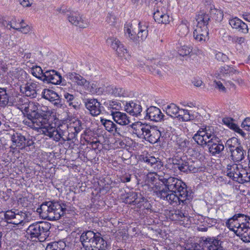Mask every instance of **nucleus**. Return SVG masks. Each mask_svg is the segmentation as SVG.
Returning <instances> with one entry per match:
<instances>
[{"label": "nucleus", "mask_w": 250, "mask_h": 250, "mask_svg": "<svg viewBox=\"0 0 250 250\" xmlns=\"http://www.w3.org/2000/svg\"><path fill=\"white\" fill-rule=\"evenodd\" d=\"M138 25L139 31L137 34V43L144 42L148 36V25L142 22H140Z\"/></svg>", "instance_id": "7c9ffc66"}, {"label": "nucleus", "mask_w": 250, "mask_h": 250, "mask_svg": "<svg viewBox=\"0 0 250 250\" xmlns=\"http://www.w3.org/2000/svg\"><path fill=\"white\" fill-rule=\"evenodd\" d=\"M42 81L57 85L61 83L62 77L61 74L55 70H50L46 71L44 73Z\"/></svg>", "instance_id": "2eb2a0df"}, {"label": "nucleus", "mask_w": 250, "mask_h": 250, "mask_svg": "<svg viewBox=\"0 0 250 250\" xmlns=\"http://www.w3.org/2000/svg\"><path fill=\"white\" fill-rule=\"evenodd\" d=\"M101 122L102 125H104L105 129L109 132H112L113 131L116 133L119 134V130L116 124H115L112 121L109 120L104 119H102L101 120Z\"/></svg>", "instance_id": "4c0bfd02"}, {"label": "nucleus", "mask_w": 250, "mask_h": 250, "mask_svg": "<svg viewBox=\"0 0 250 250\" xmlns=\"http://www.w3.org/2000/svg\"><path fill=\"white\" fill-rule=\"evenodd\" d=\"M215 58L219 61L226 62L229 58L225 54L219 52L215 55Z\"/></svg>", "instance_id": "5fc2aeb1"}, {"label": "nucleus", "mask_w": 250, "mask_h": 250, "mask_svg": "<svg viewBox=\"0 0 250 250\" xmlns=\"http://www.w3.org/2000/svg\"><path fill=\"white\" fill-rule=\"evenodd\" d=\"M80 240L85 250H87V249L90 250V248L91 250H94L93 248L98 250H105L109 247L107 242L101 237L100 233H95L91 230L83 232L81 236Z\"/></svg>", "instance_id": "39448f33"}, {"label": "nucleus", "mask_w": 250, "mask_h": 250, "mask_svg": "<svg viewBox=\"0 0 250 250\" xmlns=\"http://www.w3.org/2000/svg\"><path fill=\"white\" fill-rule=\"evenodd\" d=\"M125 111L130 115L137 117L141 115L142 108L139 104L130 102L126 104Z\"/></svg>", "instance_id": "bb28decb"}, {"label": "nucleus", "mask_w": 250, "mask_h": 250, "mask_svg": "<svg viewBox=\"0 0 250 250\" xmlns=\"http://www.w3.org/2000/svg\"><path fill=\"white\" fill-rule=\"evenodd\" d=\"M107 107L109 109L119 111L121 108V104L117 101H110L107 103Z\"/></svg>", "instance_id": "09e8293b"}, {"label": "nucleus", "mask_w": 250, "mask_h": 250, "mask_svg": "<svg viewBox=\"0 0 250 250\" xmlns=\"http://www.w3.org/2000/svg\"><path fill=\"white\" fill-rule=\"evenodd\" d=\"M42 97L52 102L54 106L58 108L63 107L62 100L60 98L59 95L52 90L44 89L42 92Z\"/></svg>", "instance_id": "f8f14e48"}, {"label": "nucleus", "mask_w": 250, "mask_h": 250, "mask_svg": "<svg viewBox=\"0 0 250 250\" xmlns=\"http://www.w3.org/2000/svg\"><path fill=\"white\" fill-rule=\"evenodd\" d=\"M214 83H215V87L219 89V91L226 92V88L223 85V83L220 81H214Z\"/></svg>", "instance_id": "4d7b16f0"}, {"label": "nucleus", "mask_w": 250, "mask_h": 250, "mask_svg": "<svg viewBox=\"0 0 250 250\" xmlns=\"http://www.w3.org/2000/svg\"><path fill=\"white\" fill-rule=\"evenodd\" d=\"M21 102L19 104L18 108L27 117L23 121L25 125L56 141L61 139L67 141L65 138L68 133L66 126L62 125L57 129L55 124H51L49 122L51 112L46 106H41L39 103L29 102L26 99Z\"/></svg>", "instance_id": "f257e3e1"}, {"label": "nucleus", "mask_w": 250, "mask_h": 250, "mask_svg": "<svg viewBox=\"0 0 250 250\" xmlns=\"http://www.w3.org/2000/svg\"><path fill=\"white\" fill-rule=\"evenodd\" d=\"M241 126L246 130H250V118H246L242 123Z\"/></svg>", "instance_id": "bf43d9fd"}, {"label": "nucleus", "mask_w": 250, "mask_h": 250, "mask_svg": "<svg viewBox=\"0 0 250 250\" xmlns=\"http://www.w3.org/2000/svg\"><path fill=\"white\" fill-rule=\"evenodd\" d=\"M192 48L186 45L181 46L178 49V53L180 56H185L188 55L192 52Z\"/></svg>", "instance_id": "8fccbe9b"}, {"label": "nucleus", "mask_w": 250, "mask_h": 250, "mask_svg": "<svg viewBox=\"0 0 250 250\" xmlns=\"http://www.w3.org/2000/svg\"><path fill=\"white\" fill-rule=\"evenodd\" d=\"M232 41L234 43L241 44L245 42V39L241 37H234L232 38Z\"/></svg>", "instance_id": "e2e57ef3"}, {"label": "nucleus", "mask_w": 250, "mask_h": 250, "mask_svg": "<svg viewBox=\"0 0 250 250\" xmlns=\"http://www.w3.org/2000/svg\"><path fill=\"white\" fill-rule=\"evenodd\" d=\"M144 162L150 167L151 170L157 171L160 170L163 167V163L159 158H155L154 156H149L143 158Z\"/></svg>", "instance_id": "aec40b11"}, {"label": "nucleus", "mask_w": 250, "mask_h": 250, "mask_svg": "<svg viewBox=\"0 0 250 250\" xmlns=\"http://www.w3.org/2000/svg\"><path fill=\"white\" fill-rule=\"evenodd\" d=\"M239 177L238 181L239 183H243L250 182V170L241 167L240 173H239Z\"/></svg>", "instance_id": "a19ab883"}, {"label": "nucleus", "mask_w": 250, "mask_h": 250, "mask_svg": "<svg viewBox=\"0 0 250 250\" xmlns=\"http://www.w3.org/2000/svg\"><path fill=\"white\" fill-rule=\"evenodd\" d=\"M112 94L116 97L125 96V90L121 87H114L112 88Z\"/></svg>", "instance_id": "603ef678"}, {"label": "nucleus", "mask_w": 250, "mask_h": 250, "mask_svg": "<svg viewBox=\"0 0 250 250\" xmlns=\"http://www.w3.org/2000/svg\"><path fill=\"white\" fill-rule=\"evenodd\" d=\"M50 224L47 222H39L30 225L26 232L31 239L38 238L45 240L49 235Z\"/></svg>", "instance_id": "423d86ee"}, {"label": "nucleus", "mask_w": 250, "mask_h": 250, "mask_svg": "<svg viewBox=\"0 0 250 250\" xmlns=\"http://www.w3.org/2000/svg\"><path fill=\"white\" fill-rule=\"evenodd\" d=\"M39 88L40 85L38 84L33 82H28L21 86L20 90L26 96L35 98L37 96Z\"/></svg>", "instance_id": "9b49d317"}, {"label": "nucleus", "mask_w": 250, "mask_h": 250, "mask_svg": "<svg viewBox=\"0 0 250 250\" xmlns=\"http://www.w3.org/2000/svg\"><path fill=\"white\" fill-rule=\"evenodd\" d=\"M146 112V118L152 121H160L164 117L160 109L156 106L149 107L147 109Z\"/></svg>", "instance_id": "4be33fe9"}, {"label": "nucleus", "mask_w": 250, "mask_h": 250, "mask_svg": "<svg viewBox=\"0 0 250 250\" xmlns=\"http://www.w3.org/2000/svg\"><path fill=\"white\" fill-rule=\"evenodd\" d=\"M58 246V250H64L65 249H72L73 244L70 242H66L63 240H60L57 242Z\"/></svg>", "instance_id": "de8ad7c7"}, {"label": "nucleus", "mask_w": 250, "mask_h": 250, "mask_svg": "<svg viewBox=\"0 0 250 250\" xmlns=\"http://www.w3.org/2000/svg\"><path fill=\"white\" fill-rule=\"evenodd\" d=\"M106 21L111 26H114L116 23L115 17L111 14H109L106 19Z\"/></svg>", "instance_id": "13d9d810"}, {"label": "nucleus", "mask_w": 250, "mask_h": 250, "mask_svg": "<svg viewBox=\"0 0 250 250\" xmlns=\"http://www.w3.org/2000/svg\"><path fill=\"white\" fill-rule=\"evenodd\" d=\"M28 221L27 214L26 212L20 211V212L18 214L16 217L11 220V221H10V224L18 226L19 225H21Z\"/></svg>", "instance_id": "e433bc0d"}, {"label": "nucleus", "mask_w": 250, "mask_h": 250, "mask_svg": "<svg viewBox=\"0 0 250 250\" xmlns=\"http://www.w3.org/2000/svg\"><path fill=\"white\" fill-rule=\"evenodd\" d=\"M9 29L13 28L17 30V27L18 26L19 22L17 21V20L16 18H13L12 20L10 21H9Z\"/></svg>", "instance_id": "680f3d73"}, {"label": "nucleus", "mask_w": 250, "mask_h": 250, "mask_svg": "<svg viewBox=\"0 0 250 250\" xmlns=\"http://www.w3.org/2000/svg\"><path fill=\"white\" fill-rule=\"evenodd\" d=\"M229 152L231 154L230 158L234 162H239L245 157V151L240 146L233 149H230Z\"/></svg>", "instance_id": "c756f323"}, {"label": "nucleus", "mask_w": 250, "mask_h": 250, "mask_svg": "<svg viewBox=\"0 0 250 250\" xmlns=\"http://www.w3.org/2000/svg\"><path fill=\"white\" fill-rule=\"evenodd\" d=\"M85 106L93 116L99 115L101 112L102 106L99 102L95 99H88L85 102Z\"/></svg>", "instance_id": "4468645a"}, {"label": "nucleus", "mask_w": 250, "mask_h": 250, "mask_svg": "<svg viewBox=\"0 0 250 250\" xmlns=\"http://www.w3.org/2000/svg\"><path fill=\"white\" fill-rule=\"evenodd\" d=\"M107 42L116 51V54L119 57L125 59L128 57L129 54L126 49L125 48L123 44L121 43L118 39L114 37H109L107 40Z\"/></svg>", "instance_id": "1a4fd4ad"}, {"label": "nucleus", "mask_w": 250, "mask_h": 250, "mask_svg": "<svg viewBox=\"0 0 250 250\" xmlns=\"http://www.w3.org/2000/svg\"><path fill=\"white\" fill-rule=\"evenodd\" d=\"M165 189L161 186L154 187L156 195L160 199L168 201L173 206L188 204L192 198V192L188 191L186 184L181 179L173 177H163L160 179Z\"/></svg>", "instance_id": "f03ea898"}, {"label": "nucleus", "mask_w": 250, "mask_h": 250, "mask_svg": "<svg viewBox=\"0 0 250 250\" xmlns=\"http://www.w3.org/2000/svg\"><path fill=\"white\" fill-rule=\"evenodd\" d=\"M232 130L240 134L243 137H244L246 135V133L236 125H235Z\"/></svg>", "instance_id": "774afa93"}, {"label": "nucleus", "mask_w": 250, "mask_h": 250, "mask_svg": "<svg viewBox=\"0 0 250 250\" xmlns=\"http://www.w3.org/2000/svg\"><path fill=\"white\" fill-rule=\"evenodd\" d=\"M205 133L204 131L200 128L193 137V140L199 145L204 147L206 146H208V144L211 143L212 140H210V138Z\"/></svg>", "instance_id": "a211bd4d"}, {"label": "nucleus", "mask_w": 250, "mask_h": 250, "mask_svg": "<svg viewBox=\"0 0 250 250\" xmlns=\"http://www.w3.org/2000/svg\"><path fill=\"white\" fill-rule=\"evenodd\" d=\"M188 26L189 23L187 21H182L177 28V34L182 37L186 36L189 32Z\"/></svg>", "instance_id": "c9c22d12"}, {"label": "nucleus", "mask_w": 250, "mask_h": 250, "mask_svg": "<svg viewBox=\"0 0 250 250\" xmlns=\"http://www.w3.org/2000/svg\"><path fill=\"white\" fill-rule=\"evenodd\" d=\"M238 146H240L238 144V140L234 137L229 139L226 143V146L229 148V152L230 151V149H233L238 147Z\"/></svg>", "instance_id": "49530a36"}, {"label": "nucleus", "mask_w": 250, "mask_h": 250, "mask_svg": "<svg viewBox=\"0 0 250 250\" xmlns=\"http://www.w3.org/2000/svg\"><path fill=\"white\" fill-rule=\"evenodd\" d=\"M205 133H206L209 138H210V140L213 141H217L218 139H219L218 135V128L217 127L213 126H206L205 128H201Z\"/></svg>", "instance_id": "72a5a7b5"}, {"label": "nucleus", "mask_w": 250, "mask_h": 250, "mask_svg": "<svg viewBox=\"0 0 250 250\" xmlns=\"http://www.w3.org/2000/svg\"><path fill=\"white\" fill-rule=\"evenodd\" d=\"M208 30L206 26H196V29L193 31L194 39L199 42H203L208 39Z\"/></svg>", "instance_id": "6ab92c4d"}, {"label": "nucleus", "mask_w": 250, "mask_h": 250, "mask_svg": "<svg viewBox=\"0 0 250 250\" xmlns=\"http://www.w3.org/2000/svg\"><path fill=\"white\" fill-rule=\"evenodd\" d=\"M229 24L233 29L243 34L249 32L248 26L244 22L237 17L233 18L229 20Z\"/></svg>", "instance_id": "412c9836"}, {"label": "nucleus", "mask_w": 250, "mask_h": 250, "mask_svg": "<svg viewBox=\"0 0 250 250\" xmlns=\"http://www.w3.org/2000/svg\"><path fill=\"white\" fill-rule=\"evenodd\" d=\"M186 157H183L182 158H174L172 159V164L173 165L172 168L175 169L178 168L180 171L182 172L183 167H184Z\"/></svg>", "instance_id": "79ce46f5"}, {"label": "nucleus", "mask_w": 250, "mask_h": 250, "mask_svg": "<svg viewBox=\"0 0 250 250\" xmlns=\"http://www.w3.org/2000/svg\"><path fill=\"white\" fill-rule=\"evenodd\" d=\"M58 250V246L57 242H53L50 243L46 246L45 250Z\"/></svg>", "instance_id": "052dcab7"}, {"label": "nucleus", "mask_w": 250, "mask_h": 250, "mask_svg": "<svg viewBox=\"0 0 250 250\" xmlns=\"http://www.w3.org/2000/svg\"><path fill=\"white\" fill-rule=\"evenodd\" d=\"M223 243L218 238H207L202 243L203 249L207 248L208 250H223Z\"/></svg>", "instance_id": "dca6fc26"}, {"label": "nucleus", "mask_w": 250, "mask_h": 250, "mask_svg": "<svg viewBox=\"0 0 250 250\" xmlns=\"http://www.w3.org/2000/svg\"><path fill=\"white\" fill-rule=\"evenodd\" d=\"M161 136V133L159 130L150 125V128L146 133L145 139L151 144H155L158 142Z\"/></svg>", "instance_id": "a878e982"}, {"label": "nucleus", "mask_w": 250, "mask_h": 250, "mask_svg": "<svg viewBox=\"0 0 250 250\" xmlns=\"http://www.w3.org/2000/svg\"><path fill=\"white\" fill-rule=\"evenodd\" d=\"M133 129V133L140 138L145 139L146 133L150 128V125L147 124H143L140 123L133 124L131 125Z\"/></svg>", "instance_id": "b1692460"}, {"label": "nucleus", "mask_w": 250, "mask_h": 250, "mask_svg": "<svg viewBox=\"0 0 250 250\" xmlns=\"http://www.w3.org/2000/svg\"><path fill=\"white\" fill-rule=\"evenodd\" d=\"M151 69L150 70L154 74H157L160 76H162V71L160 69L161 68V64L159 63V62L157 61L156 63H155L153 65H151Z\"/></svg>", "instance_id": "864d4df0"}, {"label": "nucleus", "mask_w": 250, "mask_h": 250, "mask_svg": "<svg viewBox=\"0 0 250 250\" xmlns=\"http://www.w3.org/2000/svg\"><path fill=\"white\" fill-rule=\"evenodd\" d=\"M222 121L223 123L227 125L229 128L232 129L235 124L233 123V119L231 118H224L223 119Z\"/></svg>", "instance_id": "6e6d98bb"}, {"label": "nucleus", "mask_w": 250, "mask_h": 250, "mask_svg": "<svg viewBox=\"0 0 250 250\" xmlns=\"http://www.w3.org/2000/svg\"><path fill=\"white\" fill-rule=\"evenodd\" d=\"M66 126L68 133L67 134V137L65 138L67 139V141H71L75 139L77 134L83 129L82 123L80 120H77L69 126L67 125Z\"/></svg>", "instance_id": "f3484780"}, {"label": "nucleus", "mask_w": 250, "mask_h": 250, "mask_svg": "<svg viewBox=\"0 0 250 250\" xmlns=\"http://www.w3.org/2000/svg\"><path fill=\"white\" fill-rule=\"evenodd\" d=\"M242 165L233 164L232 165H228L227 175L230 178H231L234 181H238Z\"/></svg>", "instance_id": "cd10ccee"}, {"label": "nucleus", "mask_w": 250, "mask_h": 250, "mask_svg": "<svg viewBox=\"0 0 250 250\" xmlns=\"http://www.w3.org/2000/svg\"><path fill=\"white\" fill-rule=\"evenodd\" d=\"M31 73L34 76L42 80L44 73H43L42 70L40 66H35L33 67L31 70Z\"/></svg>", "instance_id": "a18cd8bd"}, {"label": "nucleus", "mask_w": 250, "mask_h": 250, "mask_svg": "<svg viewBox=\"0 0 250 250\" xmlns=\"http://www.w3.org/2000/svg\"><path fill=\"white\" fill-rule=\"evenodd\" d=\"M10 98V96L6 89L0 87V106L4 107L7 105Z\"/></svg>", "instance_id": "ea45409f"}, {"label": "nucleus", "mask_w": 250, "mask_h": 250, "mask_svg": "<svg viewBox=\"0 0 250 250\" xmlns=\"http://www.w3.org/2000/svg\"><path fill=\"white\" fill-rule=\"evenodd\" d=\"M66 76L68 80L76 83L78 85L88 86L90 84V83L84 78L76 73H68Z\"/></svg>", "instance_id": "393cba45"}, {"label": "nucleus", "mask_w": 250, "mask_h": 250, "mask_svg": "<svg viewBox=\"0 0 250 250\" xmlns=\"http://www.w3.org/2000/svg\"><path fill=\"white\" fill-rule=\"evenodd\" d=\"M17 30L24 34L29 33L31 30V28L29 25H24L21 28H18Z\"/></svg>", "instance_id": "0e129e2a"}, {"label": "nucleus", "mask_w": 250, "mask_h": 250, "mask_svg": "<svg viewBox=\"0 0 250 250\" xmlns=\"http://www.w3.org/2000/svg\"><path fill=\"white\" fill-rule=\"evenodd\" d=\"M209 13L210 18H211L212 20L214 21L215 22L219 23L223 19V12L220 9H217L215 8H211Z\"/></svg>", "instance_id": "58836bf2"}, {"label": "nucleus", "mask_w": 250, "mask_h": 250, "mask_svg": "<svg viewBox=\"0 0 250 250\" xmlns=\"http://www.w3.org/2000/svg\"><path fill=\"white\" fill-rule=\"evenodd\" d=\"M226 226L229 229L235 232V234L241 237L243 241H250V217L244 214H235L226 222Z\"/></svg>", "instance_id": "20e7f679"}, {"label": "nucleus", "mask_w": 250, "mask_h": 250, "mask_svg": "<svg viewBox=\"0 0 250 250\" xmlns=\"http://www.w3.org/2000/svg\"><path fill=\"white\" fill-rule=\"evenodd\" d=\"M146 199L144 197L142 196L141 193L136 192H129L126 193L124 198V202L128 204H133L134 205H137L138 207L141 208L142 203L145 202ZM144 205V204L143 203Z\"/></svg>", "instance_id": "9d476101"}, {"label": "nucleus", "mask_w": 250, "mask_h": 250, "mask_svg": "<svg viewBox=\"0 0 250 250\" xmlns=\"http://www.w3.org/2000/svg\"><path fill=\"white\" fill-rule=\"evenodd\" d=\"M130 180L131 175L129 174H125L120 177L121 181L123 183L129 182L130 181Z\"/></svg>", "instance_id": "69168bd1"}, {"label": "nucleus", "mask_w": 250, "mask_h": 250, "mask_svg": "<svg viewBox=\"0 0 250 250\" xmlns=\"http://www.w3.org/2000/svg\"><path fill=\"white\" fill-rule=\"evenodd\" d=\"M111 115L114 121L120 125H125L130 123L129 117L124 112L119 111H111Z\"/></svg>", "instance_id": "5701e85b"}, {"label": "nucleus", "mask_w": 250, "mask_h": 250, "mask_svg": "<svg viewBox=\"0 0 250 250\" xmlns=\"http://www.w3.org/2000/svg\"><path fill=\"white\" fill-rule=\"evenodd\" d=\"M208 151L212 155H215L219 154L224 149V146L221 140L219 139L218 140L213 141L208 146Z\"/></svg>", "instance_id": "c85d7f7f"}, {"label": "nucleus", "mask_w": 250, "mask_h": 250, "mask_svg": "<svg viewBox=\"0 0 250 250\" xmlns=\"http://www.w3.org/2000/svg\"><path fill=\"white\" fill-rule=\"evenodd\" d=\"M69 203L53 200L42 203L37 211L49 220H57L69 211Z\"/></svg>", "instance_id": "7ed1b4c3"}, {"label": "nucleus", "mask_w": 250, "mask_h": 250, "mask_svg": "<svg viewBox=\"0 0 250 250\" xmlns=\"http://www.w3.org/2000/svg\"><path fill=\"white\" fill-rule=\"evenodd\" d=\"M157 4V8L153 13L155 21L159 23L167 24L169 23V16L167 13L168 0H160Z\"/></svg>", "instance_id": "0eeeda50"}, {"label": "nucleus", "mask_w": 250, "mask_h": 250, "mask_svg": "<svg viewBox=\"0 0 250 250\" xmlns=\"http://www.w3.org/2000/svg\"><path fill=\"white\" fill-rule=\"evenodd\" d=\"M196 20L197 22V26H207L209 21H210V17L204 12L200 11L196 16Z\"/></svg>", "instance_id": "473e14b6"}, {"label": "nucleus", "mask_w": 250, "mask_h": 250, "mask_svg": "<svg viewBox=\"0 0 250 250\" xmlns=\"http://www.w3.org/2000/svg\"><path fill=\"white\" fill-rule=\"evenodd\" d=\"M171 218L173 220L183 221L187 217V214L181 210H175L171 213Z\"/></svg>", "instance_id": "37998d69"}, {"label": "nucleus", "mask_w": 250, "mask_h": 250, "mask_svg": "<svg viewBox=\"0 0 250 250\" xmlns=\"http://www.w3.org/2000/svg\"><path fill=\"white\" fill-rule=\"evenodd\" d=\"M177 143L179 145V146L180 149H184L187 146V145L188 142L186 140H179L177 141Z\"/></svg>", "instance_id": "338daca9"}, {"label": "nucleus", "mask_w": 250, "mask_h": 250, "mask_svg": "<svg viewBox=\"0 0 250 250\" xmlns=\"http://www.w3.org/2000/svg\"><path fill=\"white\" fill-rule=\"evenodd\" d=\"M166 113L171 116L173 117L176 116L178 114L177 117L179 120H182L183 121H188L193 120L194 116L191 114L186 109H179L178 107L174 104H171L168 105L166 108Z\"/></svg>", "instance_id": "6e6552de"}, {"label": "nucleus", "mask_w": 250, "mask_h": 250, "mask_svg": "<svg viewBox=\"0 0 250 250\" xmlns=\"http://www.w3.org/2000/svg\"><path fill=\"white\" fill-rule=\"evenodd\" d=\"M182 172H191L195 173L198 170L197 165L194 162L190 159H188L186 158L184 167H182Z\"/></svg>", "instance_id": "f704fd0d"}, {"label": "nucleus", "mask_w": 250, "mask_h": 250, "mask_svg": "<svg viewBox=\"0 0 250 250\" xmlns=\"http://www.w3.org/2000/svg\"><path fill=\"white\" fill-rule=\"evenodd\" d=\"M67 19L71 24L81 28H86L88 26V22L86 19L76 13L72 12L67 14Z\"/></svg>", "instance_id": "ddd939ff"}, {"label": "nucleus", "mask_w": 250, "mask_h": 250, "mask_svg": "<svg viewBox=\"0 0 250 250\" xmlns=\"http://www.w3.org/2000/svg\"><path fill=\"white\" fill-rule=\"evenodd\" d=\"M148 178L149 180L150 181V183H151L152 185L153 186L152 187V189L153 192L156 194V192L155 191L154 187H156V185H159L160 186V181H161L160 179L162 178L155 177V176H153L152 174H151L150 176H148Z\"/></svg>", "instance_id": "3c124183"}, {"label": "nucleus", "mask_w": 250, "mask_h": 250, "mask_svg": "<svg viewBox=\"0 0 250 250\" xmlns=\"http://www.w3.org/2000/svg\"><path fill=\"white\" fill-rule=\"evenodd\" d=\"M11 140L13 144L12 146H15V147H18L20 149L24 145L25 137L21 133L15 132L11 135Z\"/></svg>", "instance_id": "2f4dec72"}, {"label": "nucleus", "mask_w": 250, "mask_h": 250, "mask_svg": "<svg viewBox=\"0 0 250 250\" xmlns=\"http://www.w3.org/2000/svg\"><path fill=\"white\" fill-rule=\"evenodd\" d=\"M235 72H236V70L234 68L229 65H226L219 68L218 75L225 76V75L233 74Z\"/></svg>", "instance_id": "c03bdc74"}]
</instances>
